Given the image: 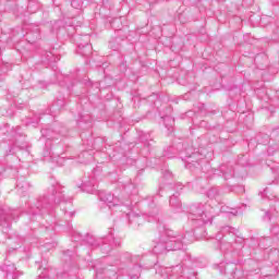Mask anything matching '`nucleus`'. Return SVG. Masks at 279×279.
<instances>
[{
  "label": "nucleus",
  "mask_w": 279,
  "mask_h": 279,
  "mask_svg": "<svg viewBox=\"0 0 279 279\" xmlns=\"http://www.w3.org/2000/svg\"><path fill=\"white\" fill-rule=\"evenodd\" d=\"M104 279H117V271H114V270H107L105 272Z\"/></svg>",
  "instance_id": "1a4fd4ad"
},
{
  "label": "nucleus",
  "mask_w": 279,
  "mask_h": 279,
  "mask_svg": "<svg viewBox=\"0 0 279 279\" xmlns=\"http://www.w3.org/2000/svg\"><path fill=\"white\" fill-rule=\"evenodd\" d=\"M192 214L189 216V219L194 223L196 228L206 226V223H213L215 218V208L209 204L195 203L191 207Z\"/></svg>",
  "instance_id": "f03ea898"
},
{
  "label": "nucleus",
  "mask_w": 279,
  "mask_h": 279,
  "mask_svg": "<svg viewBox=\"0 0 279 279\" xmlns=\"http://www.w3.org/2000/svg\"><path fill=\"white\" fill-rule=\"evenodd\" d=\"M101 250H107L106 244L102 245Z\"/></svg>",
  "instance_id": "a211bd4d"
},
{
  "label": "nucleus",
  "mask_w": 279,
  "mask_h": 279,
  "mask_svg": "<svg viewBox=\"0 0 279 279\" xmlns=\"http://www.w3.org/2000/svg\"><path fill=\"white\" fill-rule=\"evenodd\" d=\"M52 195L54 197L56 204H60V202H62V199H64V194H62V192H58V190H56V193H52Z\"/></svg>",
  "instance_id": "423d86ee"
},
{
  "label": "nucleus",
  "mask_w": 279,
  "mask_h": 279,
  "mask_svg": "<svg viewBox=\"0 0 279 279\" xmlns=\"http://www.w3.org/2000/svg\"><path fill=\"white\" fill-rule=\"evenodd\" d=\"M107 241H109L111 247H114V245H117V241L114 240V238L112 235H109Z\"/></svg>",
  "instance_id": "9d476101"
},
{
  "label": "nucleus",
  "mask_w": 279,
  "mask_h": 279,
  "mask_svg": "<svg viewBox=\"0 0 279 279\" xmlns=\"http://www.w3.org/2000/svg\"><path fill=\"white\" fill-rule=\"evenodd\" d=\"M129 221L130 223H134V221H143V218H141V216L134 214V213H131L129 214Z\"/></svg>",
  "instance_id": "0eeeda50"
},
{
  "label": "nucleus",
  "mask_w": 279,
  "mask_h": 279,
  "mask_svg": "<svg viewBox=\"0 0 279 279\" xmlns=\"http://www.w3.org/2000/svg\"><path fill=\"white\" fill-rule=\"evenodd\" d=\"M265 219H271V217L269 216V211H266V216H265Z\"/></svg>",
  "instance_id": "ddd939ff"
},
{
  "label": "nucleus",
  "mask_w": 279,
  "mask_h": 279,
  "mask_svg": "<svg viewBox=\"0 0 279 279\" xmlns=\"http://www.w3.org/2000/svg\"><path fill=\"white\" fill-rule=\"evenodd\" d=\"M2 271L7 274L8 279H19V276H23V272L16 270L14 264H4L2 266Z\"/></svg>",
  "instance_id": "7ed1b4c3"
},
{
  "label": "nucleus",
  "mask_w": 279,
  "mask_h": 279,
  "mask_svg": "<svg viewBox=\"0 0 279 279\" xmlns=\"http://www.w3.org/2000/svg\"><path fill=\"white\" fill-rule=\"evenodd\" d=\"M99 199L101 204H106L108 208H114V206H119V204L117 203V198H114V195H112L111 193H100Z\"/></svg>",
  "instance_id": "20e7f679"
},
{
  "label": "nucleus",
  "mask_w": 279,
  "mask_h": 279,
  "mask_svg": "<svg viewBox=\"0 0 279 279\" xmlns=\"http://www.w3.org/2000/svg\"><path fill=\"white\" fill-rule=\"evenodd\" d=\"M182 235H175V232L170 229H165L159 233V240L154 247L156 254H162L165 252H171L175 250H182Z\"/></svg>",
  "instance_id": "f257e3e1"
},
{
  "label": "nucleus",
  "mask_w": 279,
  "mask_h": 279,
  "mask_svg": "<svg viewBox=\"0 0 279 279\" xmlns=\"http://www.w3.org/2000/svg\"><path fill=\"white\" fill-rule=\"evenodd\" d=\"M14 215H16V210L11 211V217L14 218Z\"/></svg>",
  "instance_id": "2eb2a0df"
},
{
  "label": "nucleus",
  "mask_w": 279,
  "mask_h": 279,
  "mask_svg": "<svg viewBox=\"0 0 279 279\" xmlns=\"http://www.w3.org/2000/svg\"><path fill=\"white\" fill-rule=\"evenodd\" d=\"M83 56H86V53H83Z\"/></svg>",
  "instance_id": "412c9836"
},
{
  "label": "nucleus",
  "mask_w": 279,
  "mask_h": 279,
  "mask_svg": "<svg viewBox=\"0 0 279 279\" xmlns=\"http://www.w3.org/2000/svg\"><path fill=\"white\" fill-rule=\"evenodd\" d=\"M170 206L172 208H182V203L180 202V199L178 198V194H173L170 197Z\"/></svg>",
  "instance_id": "39448f33"
},
{
  "label": "nucleus",
  "mask_w": 279,
  "mask_h": 279,
  "mask_svg": "<svg viewBox=\"0 0 279 279\" xmlns=\"http://www.w3.org/2000/svg\"><path fill=\"white\" fill-rule=\"evenodd\" d=\"M163 121H165L166 128H168V130L170 131H173V123H174L173 119L167 117L163 119Z\"/></svg>",
  "instance_id": "6e6552de"
},
{
  "label": "nucleus",
  "mask_w": 279,
  "mask_h": 279,
  "mask_svg": "<svg viewBox=\"0 0 279 279\" xmlns=\"http://www.w3.org/2000/svg\"><path fill=\"white\" fill-rule=\"evenodd\" d=\"M63 213L64 215H66L68 217H73V211L72 210H69L66 208H63Z\"/></svg>",
  "instance_id": "9b49d317"
},
{
  "label": "nucleus",
  "mask_w": 279,
  "mask_h": 279,
  "mask_svg": "<svg viewBox=\"0 0 279 279\" xmlns=\"http://www.w3.org/2000/svg\"><path fill=\"white\" fill-rule=\"evenodd\" d=\"M231 215H236V211L235 213H231Z\"/></svg>",
  "instance_id": "aec40b11"
},
{
  "label": "nucleus",
  "mask_w": 279,
  "mask_h": 279,
  "mask_svg": "<svg viewBox=\"0 0 279 279\" xmlns=\"http://www.w3.org/2000/svg\"><path fill=\"white\" fill-rule=\"evenodd\" d=\"M0 225L5 226V221L2 220L1 216H0Z\"/></svg>",
  "instance_id": "4468645a"
},
{
  "label": "nucleus",
  "mask_w": 279,
  "mask_h": 279,
  "mask_svg": "<svg viewBox=\"0 0 279 279\" xmlns=\"http://www.w3.org/2000/svg\"><path fill=\"white\" fill-rule=\"evenodd\" d=\"M211 195H213V191H209L208 192V197H211Z\"/></svg>",
  "instance_id": "f3484780"
},
{
  "label": "nucleus",
  "mask_w": 279,
  "mask_h": 279,
  "mask_svg": "<svg viewBox=\"0 0 279 279\" xmlns=\"http://www.w3.org/2000/svg\"><path fill=\"white\" fill-rule=\"evenodd\" d=\"M72 206H73V204H71V203L68 204V208H69L70 210H71Z\"/></svg>",
  "instance_id": "dca6fc26"
},
{
  "label": "nucleus",
  "mask_w": 279,
  "mask_h": 279,
  "mask_svg": "<svg viewBox=\"0 0 279 279\" xmlns=\"http://www.w3.org/2000/svg\"><path fill=\"white\" fill-rule=\"evenodd\" d=\"M140 276H141V272H138L137 270L136 275L131 276V279H137Z\"/></svg>",
  "instance_id": "f8f14e48"
},
{
  "label": "nucleus",
  "mask_w": 279,
  "mask_h": 279,
  "mask_svg": "<svg viewBox=\"0 0 279 279\" xmlns=\"http://www.w3.org/2000/svg\"><path fill=\"white\" fill-rule=\"evenodd\" d=\"M85 47H86L87 49H90V46H88V45H86Z\"/></svg>",
  "instance_id": "6ab92c4d"
}]
</instances>
